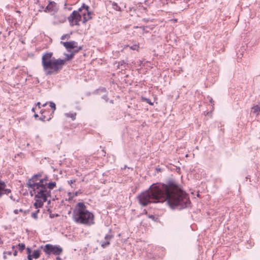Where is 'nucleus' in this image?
Instances as JSON below:
<instances>
[{
  "label": "nucleus",
  "mask_w": 260,
  "mask_h": 260,
  "mask_svg": "<svg viewBox=\"0 0 260 260\" xmlns=\"http://www.w3.org/2000/svg\"><path fill=\"white\" fill-rule=\"evenodd\" d=\"M138 198L143 206L167 201L172 209L181 210L188 207L191 203L188 194L173 180H169L167 184H153Z\"/></svg>",
  "instance_id": "obj_1"
},
{
  "label": "nucleus",
  "mask_w": 260,
  "mask_h": 260,
  "mask_svg": "<svg viewBox=\"0 0 260 260\" xmlns=\"http://www.w3.org/2000/svg\"><path fill=\"white\" fill-rule=\"evenodd\" d=\"M27 186L32 190L30 191V195L35 194V198H41L44 202L48 201V198L51 199V190L56 186L55 181L49 180L48 175H45L44 177L39 179L38 183H34L31 180H28L26 182Z\"/></svg>",
  "instance_id": "obj_2"
},
{
  "label": "nucleus",
  "mask_w": 260,
  "mask_h": 260,
  "mask_svg": "<svg viewBox=\"0 0 260 260\" xmlns=\"http://www.w3.org/2000/svg\"><path fill=\"white\" fill-rule=\"evenodd\" d=\"M72 218L77 223L87 226L94 223V215L87 210L83 202H79L76 205L73 211Z\"/></svg>",
  "instance_id": "obj_3"
},
{
  "label": "nucleus",
  "mask_w": 260,
  "mask_h": 260,
  "mask_svg": "<svg viewBox=\"0 0 260 260\" xmlns=\"http://www.w3.org/2000/svg\"><path fill=\"white\" fill-rule=\"evenodd\" d=\"M52 52L46 53L42 58V63L43 70L46 75L57 73L59 71L58 65L61 63L62 61L52 57Z\"/></svg>",
  "instance_id": "obj_4"
},
{
  "label": "nucleus",
  "mask_w": 260,
  "mask_h": 260,
  "mask_svg": "<svg viewBox=\"0 0 260 260\" xmlns=\"http://www.w3.org/2000/svg\"><path fill=\"white\" fill-rule=\"evenodd\" d=\"M44 251L48 255L51 254L59 255L62 252V248L58 245H53L50 244H47L43 249Z\"/></svg>",
  "instance_id": "obj_5"
},
{
  "label": "nucleus",
  "mask_w": 260,
  "mask_h": 260,
  "mask_svg": "<svg viewBox=\"0 0 260 260\" xmlns=\"http://www.w3.org/2000/svg\"><path fill=\"white\" fill-rule=\"evenodd\" d=\"M68 20L71 26L74 25L79 26V22L82 20V17L76 12V10H74L68 17Z\"/></svg>",
  "instance_id": "obj_6"
},
{
  "label": "nucleus",
  "mask_w": 260,
  "mask_h": 260,
  "mask_svg": "<svg viewBox=\"0 0 260 260\" xmlns=\"http://www.w3.org/2000/svg\"><path fill=\"white\" fill-rule=\"evenodd\" d=\"M82 49V46H79L78 49L74 50L71 53L67 54V53H64V55L66 56L64 59H60L58 58V60L62 61L61 62V63L59 64L58 65V67L59 68V70H61L62 68V65H63L66 61L69 60L71 59H72L75 53H77L79 50Z\"/></svg>",
  "instance_id": "obj_7"
},
{
  "label": "nucleus",
  "mask_w": 260,
  "mask_h": 260,
  "mask_svg": "<svg viewBox=\"0 0 260 260\" xmlns=\"http://www.w3.org/2000/svg\"><path fill=\"white\" fill-rule=\"evenodd\" d=\"M61 43L63 44V46L69 52H71L72 49H77L79 47L78 46V43L74 41L65 42H61Z\"/></svg>",
  "instance_id": "obj_8"
},
{
  "label": "nucleus",
  "mask_w": 260,
  "mask_h": 260,
  "mask_svg": "<svg viewBox=\"0 0 260 260\" xmlns=\"http://www.w3.org/2000/svg\"><path fill=\"white\" fill-rule=\"evenodd\" d=\"M85 9L84 10H82V12L80 13V15L83 17L82 23L85 24L87 21L92 19L91 14L92 12L89 11V9H87V11L86 12Z\"/></svg>",
  "instance_id": "obj_9"
},
{
  "label": "nucleus",
  "mask_w": 260,
  "mask_h": 260,
  "mask_svg": "<svg viewBox=\"0 0 260 260\" xmlns=\"http://www.w3.org/2000/svg\"><path fill=\"white\" fill-rule=\"evenodd\" d=\"M58 10L57 4L54 2H50L49 4L45 8L44 11L45 12L55 13Z\"/></svg>",
  "instance_id": "obj_10"
},
{
  "label": "nucleus",
  "mask_w": 260,
  "mask_h": 260,
  "mask_svg": "<svg viewBox=\"0 0 260 260\" xmlns=\"http://www.w3.org/2000/svg\"><path fill=\"white\" fill-rule=\"evenodd\" d=\"M6 183L3 181L0 180V198L4 194H8L11 192L10 189L6 188Z\"/></svg>",
  "instance_id": "obj_11"
},
{
  "label": "nucleus",
  "mask_w": 260,
  "mask_h": 260,
  "mask_svg": "<svg viewBox=\"0 0 260 260\" xmlns=\"http://www.w3.org/2000/svg\"><path fill=\"white\" fill-rule=\"evenodd\" d=\"M113 237V236L111 234H107L105 236V241H101L100 242L102 248H105L110 244V240Z\"/></svg>",
  "instance_id": "obj_12"
},
{
  "label": "nucleus",
  "mask_w": 260,
  "mask_h": 260,
  "mask_svg": "<svg viewBox=\"0 0 260 260\" xmlns=\"http://www.w3.org/2000/svg\"><path fill=\"white\" fill-rule=\"evenodd\" d=\"M44 202H45L43 201V199L41 198H38V199L36 200L34 204V206H35L36 209H38L43 206Z\"/></svg>",
  "instance_id": "obj_13"
},
{
  "label": "nucleus",
  "mask_w": 260,
  "mask_h": 260,
  "mask_svg": "<svg viewBox=\"0 0 260 260\" xmlns=\"http://www.w3.org/2000/svg\"><path fill=\"white\" fill-rule=\"evenodd\" d=\"M41 176H42V174L41 173H38L37 174H35L31 178L29 179L28 180H31L32 181H33V182L34 183H38V182H37L38 180H39V179H38V178L39 177H40Z\"/></svg>",
  "instance_id": "obj_14"
},
{
  "label": "nucleus",
  "mask_w": 260,
  "mask_h": 260,
  "mask_svg": "<svg viewBox=\"0 0 260 260\" xmlns=\"http://www.w3.org/2000/svg\"><path fill=\"white\" fill-rule=\"evenodd\" d=\"M252 109L253 110V112L256 115H258L260 112V103L258 105H256L254 106Z\"/></svg>",
  "instance_id": "obj_15"
},
{
  "label": "nucleus",
  "mask_w": 260,
  "mask_h": 260,
  "mask_svg": "<svg viewBox=\"0 0 260 260\" xmlns=\"http://www.w3.org/2000/svg\"><path fill=\"white\" fill-rule=\"evenodd\" d=\"M84 9H85L86 12L87 11V9H89V7L85 5V4H83L76 11V12L80 14V13L82 12V10H84Z\"/></svg>",
  "instance_id": "obj_16"
},
{
  "label": "nucleus",
  "mask_w": 260,
  "mask_h": 260,
  "mask_svg": "<svg viewBox=\"0 0 260 260\" xmlns=\"http://www.w3.org/2000/svg\"><path fill=\"white\" fill-rule=\"evenodd\" d=\"M115 63H117V67L119 68L120 66H123L124 68L126 67V66L128 64L127 61L122 60L118 62H116Z\"/></svg>",
  "instance_id": "obj_17"
},
{
  "label": "nucleus",
  "mask_w": 260,
  "mask_h": 260,
  "mask_svg": "<svg viewBox=\"0 0 260 260\" xmlns=\"http://www.w3.org/2000/svg\"><path fill=\"white\" fill-rule=\"evenodd\" d=\"M40 256V250L37 249L34 251L32 254H31V256L35 258H38Z\"/></svg>",
  "instance_id": "obj_18"
},
{
  "label": "nucleus",
  "mask_w": 260,
  "mask_h": 260,
  "mask_svg": "<svg viewBox=\"0 0 260 260\" xmlns=\"http://www.w3.org/2000/svg\"><path fill=\"white\" fill-rule=\"evenodd\" d=\"M112 8L117 11L121 12V8L118 5V4L115 2H113L112 4Z\"/></svg>",
  "instance_id": "obj_19"
},
{
  "label": "nucleus",
  "mask_w": 260,
  "mask_h": 260,
  "mask_svg": "<svg viewBox=\"0 0 260 260\" xmlns=\"http://www.w3.org/2000/svg\"><path fill=\"white\" fill-rule=\"evenodd\" d=\"M65 116L67 117H70L72 120H74L76 119V113H65Z\"/></svg>",
  "instance_id": "obj_20"
},
{
  "label": "nucleus",
  "mask_w": 260,
  "mask_h": 260,
  "mask_svg": "<svg viewBox=\"0 0 260 260\" xmlns=\"http://www.w3.org/2000/svg\"><path fill=\"white\" fill-rule=\"evenodd\" d=\"M37 210L36 211H35L34 212H32L31 213V217L35 219V220H37L38 217V213L40 212V210L38 209H37Z\"/></svg>",
  "instance_id": "obj_21"
},
{
  "label": "nucleus",
  "mask_w": 260,
  "mask_h": 260,
  "mask_svg": "<svg viewBox=\"0 0 260 260\" xmlns=\"http://www.w3.org/2000/svg\"><path fill=\"white\" fill-rule=\"evenodd\" d=\"M141 99H142V100L143 102H146L147 103L149 104L150 105H153V103L151 101V100L150 99H148V98L142 96Z\"/></svg>",
  "instance_id": "obj_22"
},
{
  "label": "nucleus",
  "mask_w": 260,
  "mask_h": 260,
  "mask_svg": "<svg viewBox=\"0 0 260 260\" xmlns=\"http://www.w3.org/2000/svg\"><path fill=\"white\" fill-rule=\"evenodd\" d=\"M49 106L51 107V108L52 109V113H54L56 109V106L55 104L53 102H50L49 103Z\"/></svg>",
  "instance_id": "obj_23"
},
{
  "label": "nucleus",
  "mask_w": 260,
  "mask_h": 260,
  "mask_svg": "<svg viewBox=\"0 0 260 260\" xmlns=\"http://www.w3.org/2000/svg\"><path fill=\"white\" fill-rule=\"evenodd\" d=\"M18 246H19V250L22 252L25 247V245L24 243H19Z\"/></svg>",
  "instance_id": "obj_24"
},
{
  "label": "nucleus",
  "mask_w": 260,
  "mask_h": 260,
  "mask_svg": "<svg viewBox=\"0 0 260 260\" xmlns=\"http://www.w3.org/2000/svg\"><path fill=\"white\" fill-rule=\"evenodd\" d=\"M48 211H49V212H50L49 217L50 218H53L55 217L59 216V215L58 214H57V213H51V211L49 209L48 210Z\"/></svg>",
  "instance_id": "obj_25"
},
{
  "label": "nucleus",
  "mask_w": 260,
  "mask_h": 260,
  "mask_svg": "<svg viewBox=\"0 0 260 260\" xmlns=\"http://www.w3.org/2000/svg\"><path fill=\"white\" fill-rule=\"evenodd\" d=\"M98 91L99 92H106L107 90L105 87H101L98 89Z\"/></svg>",
  "instance_id": "obj_26"
},
{
  "label": "nucleus",
  "mask_w": 260,
  "mask_h": 260,
  "mask_svg": "<svg viewBox=\"0 0 260 260\" xmlns=\"http://www.w3.org/2000/svg\"><path fill=\"white\" fill-rule=\"evenodd\" d=\"M70 38V35L69 34H66L61 36V39L63 40L64 39H69Z\"/></svg>",
  "instance_id": "obj_27"
},
{
  "label": "nucleus",
  "mask_w": 260,
  "mask_h": 260,
  "mask_svg": "<svg viewBox=\"0 0 260 260\" xmlns=\"http://www.w3.org/2000/svg\"><path fill=\"white\" fill-rule=\"evenodd\" d=\"M27 255H31V249L29 247H27L26 249Z\"/></svg>",
  "instance_id": "obj_28"
},
{
  "label": "nucleus",
  "mask_w": 260,
  "mask_h": 260,
  "mask_svg": "<svg viewBox=\"0 0 260 260\" xmlns=\"http://www.w3.org/2000/svg\"><path fill=\"white\" fill-rule=\"evenodd\" d=\"M102 98L106 102H108V100H109V99L107 96V95L106 94H105V95H103L102 96Z\"/></svg>",
  "instance_id": "obj_29"
},
{
  "label": "nucleus",
  "mask_w": 260,
  "mask_h": 260,
  "mask_svg": "<svg viewBox=\"0 0 260 260\" xmlns=\"http://www.w3.org/2000/svg\"><path fill=\"white\" fill-rule=\"evenodd\" d=\"M23 212V210L22 209H20L19 210H18V209H15L14 210V213L16 214H18V212Z\"/></svg>",
  "instance_id": "obj_30"
},
{
  "label": "nucleus",
  "mask_w": 260,
  "mask_h": 260,
  "mask_svg": "<svg viewBox=\"0 0 260 260\" xmlns=\"http://www.w3.org/2000/svg\"><path fill=\"white\" fill-rule=\"evenodd\" d=\"M75 181H76V180L75 179H73V180H68V183L69 184H70L71 185V187H72V184L75 182Z\"/></svg>",
  "instance_id": "obj_31"
},
{
  "label": "nucleus",
  "mask_w": 260,
  "mask_h": 260,
  "mask_svg": "<svg viewBox=\"0 0 260 260\" xmlns=\"http://www.w3.org/2000/svg\"><path fill=\"white\" fill-rule=\"evenodd\" d=\"M138 48V46L137 45H134L131 47V49L132 50H136Z\"/></svg>",
  "instance_id": "obj_32"
},
{
  "label": "nucleus",
  "mask_w": 260,
  "mask_h": 260,
  "mask_svg": "<svg viewBox=\"0 0 260 260\" xmlns=\"http://www.w3.org/2000/svg\"><path fill=\"white\" fill-rule=\"evenodd\" d=\"M46 116L45 115H42L40 118L39 119L42 121H44L45 120Z\"/></svg>",
  "instance_id": "obj_33"
},
{
  "label": "nucleus",
  "mask_w": 260,
  "mask_h": 260,
  "mask_svg": "<svg viewBox=\"0 0 260 260\" xmlns=\"http://www.w3.org/2000/svg\"><path fill=\"white\" fill-rule=\"evenodd\" d=\"M208 99L209 100V101L212 104V103H213V99L210 96H208Z\"/></svg>",
  "instance_id": "obj_34"
},
{
  "label": "nucleus",
  "mask_w": 260,
  "mask_h": 260,
  "mask_svg": "<svg viewBox=\"0 0 260 260\" xmlns=\"http://www.w3.org/2000/svg\"><path fill=\"white\" fill-rule=\"evenodd\" d=\"M7 253L8 255H11L12 254L11 251L4 252V254Z\"/></svg>",
  "instance_id": "obj_35"
},
{
  "label": "nucleus",
  "mask_w": 260,
  "mask_h": 260,
  "mask_svg": "<svg viewBox=\"0 0 260 260\" xmlns=\"http://www.w3.org/2000/svg\"><path fill=\"white\" fill-rule=\"evenodd\" d=\"M32 257L31 255H27V259L28 260H32Z\"/></svg>",
  "instance_id": "obj_36"
},
{
  "label": "nucleus",
  "mask_w": 260,
  "mask_h": 260,
  "mask_svg": "<svg viewBox=\"0 0 260 260\" xmlns=\"http://www.w3.org/2000/svg\"><path fill=\"white\" fill-rule=\"evenodd\" d=\"M80 192V190H79L78 191H76L74 193V196H77L78 195V194L79 193V192Z\"/></svg>",
  "instance_id": "obj_37"
},
{
  "label": "nucleus",
  "mask_w": 260,
  "mask_h": 260,
  "mask_svg": "<svg viewBox=\"0 0 260 260\" xmlns=\"http://www.w3.org/2000/svg\"><path fill=\"white\" fill-rule=\"evenodd\" d=\"M17 251L16 250H15L13 252V255L14 256H16L17 255Z\"/></svg>",
  "instance_id": "obj_38"
},
{
  "label": "nucleus",
  "mask_w": 260,
  "mask_h": 260,
  "mask_svg": "<svg viewBox=\"0 0 260 260\" xmlns=\"http://www.w3.org/2000/svg\"><path fill=\"white\" fill-rule=\"evenodd\" d=\"M37 106H38L39 108H40V105H41V103H40V102H38V103H37Z\"/></svg>",
  "instance_id": "obj_39"
},
{
  "label": "nucleus",
  "mask_w": 260,
  "mask_h": 260,
  "mask_svg": "<svg viewBox=\"0 0 260 260\" xmlns=\"http://www.w3.org/2000/svg\"><path fill=\"white\" fill-rule=\"evenodd\" d=\"M34 116H35V117H36V118H37V117H39V116H38V115L37 114H34Z\"/></svg>",
  "instance_id": "obj_40"
},
{
  "label": "nucleus",
  "mask_w": 260,
  "mask_h": 260,
  "mask_svg": "<svg viewBox=\"0 0 260 260\" xmlns=\"http://www.w3.org/2000/svg\"><path fill=\"white\" fill-rule=\"evenodd\" d=\"M47 102H46V103H45V104H44L42 105V106H43V107H45V106H46L47 105Z\"/></svg>",
  "instance_id": "obj_41"
},
{
  "label": "nucleus",
  "mask_w": 260,
  "mask_h": 260,
  "mask_svg": "<svg viewBox=\"0 0 260 260\" xmlns=\"http://www.w3.org/2000/svg\"><path fill=\"white\" fill-rule=\"evenodd\" d=\"M56 259L57 260H61V258L59 256L56 257Z\"/></svg>",
  "instance_id": "obj_42"
},
{
  "label": "nucleus",
  "mask_w": 260,
  "mask_h": 260,
  "mask_svg": "<svg viewBox=\"0 0 260 260\" xmlns=\"http://www.w3.org/2000/svg\"><path fill=\"white\" fill-rule=\"evenodd\" d=\"M149 217V218H153V219L154 218V217L153 215H150Z\"/></svg>",
  "instance_id": "obj_43"
},
{
  "label": "nucleus",
  "mask_w": 260,
  "mask_h": 260,
  "mask_svg": "<svg viewBox=\"0 0 260 260\" xmlns=\"http://www.w3.org/2000/svg\"><path fill=\"white\" fill-rule=\"evenodd\" d=\"M10 198L12 200H13V196L11 195L10 196Z\"/></svg>",
  "instance_id": "obj_44"
},
{
  "label": "nucleus",
  "mask_w": 260,
  "mask_h": 260,
  "mask_svg": "<svg viewBox=\"0 0 260 260\" xmlns=\"http://www.w3.org/2000/svg\"><path fill=\"white\" fill-rule=\"evenodd\" d=\"M51 119V117H50L48 119H47V121H49Z\"/></svg>",
  "instance_id": "obj_45"
},
{
  "label": "nucleus",
  "mask_w": 260,
  "mask_h": 260,
  "mask_svg": "<svg viewBox=\"0 0 260 260\" xmlns=\"http://www.w3.org/2000/svg\"><path fill=\"white\" fill-rule=\"evenodd\" d=\"M31 111H33V112H34V111H35V109H34V108H32Z\"/></svg>",
  "instance_id": "obj_46"
},
{
  "label": "nucleus",
  "mask_w": 260,
  "mask_h": 260,
  "mask_svg": "<svg viewBox=\"0 0 260 260\" xmlns=\"http://www.w3.org/2000/svg\"><path fill=\"white\" fill-rule=\"evenodd\" d=\"M2 243H3V242H2V240H1V239L0 238V244H2Z\"/></svg>",
  "instance_id": "obj_47"
},
{
  "label": "nucleus",
  "mask_w": 260,
  "mask_h": 260,
  "mask_svg": "<svg viewBox=\"0 0 260 260\" xmlns=\"http://www.w3.org/2000/svg\"><path fill=\"white\" fill-rule=\"evenodd\" d=\"M12 249H14L15 248V246H12Z\"/></svg>",
  "instance_id": "obj_48"
},
{
  "label": "nucleus",
  "mask_w": 260,
  "mask_h": 260,
  "mask_svg": "<svg viewBox=\"0 0 260 260\" xmlns=\"http://www.w3.org/2000/svg\"><path fill=\"white\" fill-rule=\"evenodd\" d=\"M44 7L43 6L40 7V9H43Z\"/></svg>",
  "instance_id": "obj_49"
},
{
  "label": "nucleus",
  "mask_w": 260,
  "mask_h": 260,
  "mask_svg": "<svg viewBox=\"0 0 260 260\" xmlns=\"http://www.w3.org/2000/svg\"><path fill=\"white\" fill-rule=\"evenodd\" d=\"M110 103H113V100H110Z\"/></svg>",
  "instance_id": "obj_50"
},
{
  "label": "nucleus",
  "mask_w": 260,
  "mask_h": 260,
  "mask_svg": "<svg viewBox=\"0 0 260 260\" xmlns=\"http://www.w3.org/2000/svg\"><path fill=\"white\" fill-rule=\"evenodd\" d=\"M40 113L42 114V113H43V111H42V110H41V111H40Z\"/></svg>",
  "instance_id": "obj_51"
},
{
  "label": "nucleus",
  "mask_w": 260,
  "mask_h": 260,
  "mask_svg": "<svg viewBox=\"0 0 260 260\" xmlns=\"http://www.w3.org/2000/svg\"><path fill=\"white\" fill-rule=\"evenodd\" d=\"M48 202L49 204L50 203V199L48 201Z\"/></svg>",
  "instance_id": "obj_52"
},
{
  "label": "nucleus",
  "mask_w": 260,
  "mask_h": 260,
  "mask_svg": "<svg viewBox=\"0 0 260 260\" xmlns=\"http://www.w3.org/2000/svg\"><path fill=\"white\" fill-rule=\"evenodd\" d=\"M64 6L65 7L67 6V3H65V4H64Z\"/></svg>",
  "instance_id": "obj_53"
},
{
  "label": "nucleus",
  "mask_w": 260,
  "mask_h": 260,
  "mask_svg": "<svg viewBox=\"0 0 260 260\" xmlns=\"http://www.w3.org/2000/svg\"><path fill=\"white\" fill-rule=\"evenodd\" d=\"M133 9V8H131V9H130V10H130V11H132Z\"/></svg>",
  "instance_id": "obj_54"
},
{
  "label": "nucleus",
  "mask_w": 260,
  "mask_h": 260,
  "mask_svg": "<svg viewBox=\"0 0 260 260\" xmlns=\"http://www.w3.org/2000/svg\"><path fill=\"white\" fill-rule=\"evenodd\" d=\"M143 28V29H144V26L142 27Z\"/></svg>",
  "instance_id": "obj_55"
},
{
  "label": "nucleus",
  "mask_w": 260,
  "mask_h": 260,
  "mask_svg": "<svg viewBox=\"0 0 260 260\" xmlns=\"http://www.w3.org/2000/svg\"><path fill=\"white\" fill-rule=\"evenodd\" d=\"M158 171H160V169H158Z\"/></svg>",
  "instance_id": "obj_56"
},
{
  "label": "nucleus",
  "mask_w": 260,
  "mask_h": 260,
  "mask_svg": "<svg viewBox=\"0 0 260 260\" xmlns=\"http://www.w3.org/2000/svg\"><path fill=\"white\" fill-rule=\"evenodd\" d=\"M1 127V125H0V128Z\"/></svg>",
  "instance_id": "obj_57"
}]
</instances>
